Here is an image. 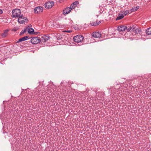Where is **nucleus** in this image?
<instances>
[{
	"label": "nucleus",
	"instance_id": "1",
	"mask_svg": "<svg viewBox=\"0 0 151 151\" xmlns=\"http://www.w3.org/2000/svg\"><path fill=\"white\" fill-rule=\"evenodd\" d=\"M12 17H19L20 16L21 11L19 9H15L12 12Z\"/></svg>",
	"mask_w": 151,
	"mask_h": 151
},
{
	"label": "nucleus",
	"instance_id": "13",
	"mask_svg": "<svg viewBox=\"0 0 151 151\" xmlns=\"http://www.w3.org/2000/svg\"><path fill=\"white\" fill-rule=\"evenodd\" d=\"M134 32L137 34H140L141 32V29L139 27H137L136 29L134 30Z\"/></svg>",
	"mask_w": 151,
	"mask_h": 151
},
{
	"label": "nucleus",
	"instance_id": "19",
	"mask_svg": "<svg viewBox=\"0 0 151 151\" xmlns=\"http://www.w3.org/2000/svg\"><path fill=\"white\" fill-rule=\"evenodd\" d=\"M131 27L133 31H134V30L137 27V26L136 24H134L132 25Z\"/></svg>",
	"mask_w": 151,
	"mask_h": 151
},
{
	"label": "nucleus",
	"instance_id": "2",
	"mask_svg": "<svg viewBox=\"0 0 151 151\" xmlns=\"http://www.w3.org/2000/svg\"><path fill=\"white\" fill-rule=\"evenodd\" d=\"M28 20L27 18L24 17L22 15H21L18 17V22L20 24H22L27 22Z\"/></svg>",
	"mask_w": 151,
	"mask_h": 151
},
{
	"label": "nucleus",
	"instance_id": "11",
	"mask_svg": "<svg viewBox=\"0 0 151 151\" xmlns=\"http://www.w3.org/2000/svg\"><path fill=\"white\" fill-rule=\"evenodd\" d=\"M28 37L27 36H25L24 37H22L19 39L18 41L17 42V43H19L27 40L28 39Z\"/></svg>",
	"mask_w": 151,
	"mask_h": 151
},
{
	"label": "nucleus",
	"instance_id": "18",
	"mask_svg": "<svg viewBox=\"0 0 151 151\" xmlns=\"http://www.w3.org/2000/svg\"><path fill=\"white\" fill-rule=\"evenodd\" d=\"M34 31V30L33 28H31L29 29L28 30V32L29 34H33V32Z\"/></svg>",
	"mask_w": 151,
	"mask_h": 151
},
{
	"label": "nucleus",
	"instance_id": "3",
	"mask_svg": "<svg viewBox=\"0 0 151 151\" xmlns=\"http://www.w3.org/2000/svg\"><path fill=\"white\" fill-rule=\"evenodd\" d=\"M73 39L75 42L79 43L83 41V37L82 35H78L74 37Z\"/></svg>",
	"mask_w": 151,
	"mask_h": 151
},
{
	"label": "nucleus",
	"instance_id": "20",
	"mask_svg": "<svg viewBox=\"0 0 151 151\" xmlns=\"http://www.w3.org/2000/svg\"><path fill=\"white\" fill-rule=\"evenodd\" d=\"M129 12V10H127L126 11H124L123 12L124 15H126L127 14H128Z\"/></svg>",
	"mask_w": 151,
	"mask_h": 151
},
{
	"label": "nucleus",
	"instance_id": "21",
	"mask_svg": "<svg viewBox=\"0 0 151 151\" xmlns=\"http://www.w3.org/2000/svg\"><path fill=\"white\" fill-rule=\"evenodd\" d=\"M26 32V29H24L22 30L20 33V35H22Z\"/></svg>",
	"mask_w": 151,
	"mask_h": 151
},
{
	"label": "nucleus",
	"instance_id": "26",
	"mask_svg": "<svg viewBox=\"0 0 151 151\" xmlns=\"http://www.w3.org/2000/svg\"><path fill=\"white\" fill-rule=\"evenodd\" d=\"M63 32H68V33H70L71 32H72V31L71 30H68L63 31Z\"/></svg>",
	"mask_w": 151,
	"mask_h": 151
},
{
	"label": "nucleus",
	"instance_id": "10",
	"mask_svg": "<svg viewBox=\"0 0 151 151\" xmlns=\"http://www.w3.org/2000/svg\"><path fill=\"white\" fill-rule=\"evenodd\" d=\"M71 11V9L69 7H67L63 10V14H66L69 13Z\"/></svg>",
	"mask_w": 151,
	"mask_h": 151
},
{
	"label": "nucleus",
	"instance_id": "25",
	"mask_svg": "<svg viewBox=\"0 0 151 151\" xmlns=\"http://www.w3.org/2000/svg\"><path fill=\"white\" fill-rule=\"evenodd\" d=\"M18 29V27H14V28L13 29H12V31L15 32V31H16Z\"/></svg>",
	"mask_w": 151,
	"mask_h": 151
},
{
	"label": "nucleus",
	"instance_id": "5",
	"mask_svg": "<svg viewBox=\"0 0 151 151\" xmlns=\"http://www.w3.org/2000/svg\"><path fill=\"white\" fill-rule=\"evenodd\" d=\"M54 4V2L53 1H50L47 2L45 4V7L46 9H50L52 8Z\"/></svg>",
	"mask_w": 151,
	"mask_h": 151
},
{
	"label": "nucleus",
	"instance_id": "27",
	"mask_svg": "<svg viewBox=\"0 0 151 151\" xmlns=\"http://www.w3.org/2000/svg\"><path fill=\"white\" fill-rule=\"evenodd\" d=\"M3 12L2 10L1 9H0V14H1Z\"/></svg>",
	"mask_w": 151,
	"mask_h": 151
},
{
	"label": "nucleus",
	"instance_id": "8",
	"mask_svg": "<svg viewBox=\"0 0 151 151\" xmlns=\"http://www.w3.org/2000/svg\"><path fill=\"white\" fill-rule=\"evenodd\" d=\"M50 39V36L49 35H43L42 37V40L43 42H46Z\"/></svg>",
	"mask_w": 151,
	"mask_h": 151
},
{
	"label": "nucleus",
	"instance_id": "28",
	"mask_svg": "<svg viewBox=\"0 0 151 151\" xmlns=\"http://www.w3.org/2000/svg\"><path fill=\"white\" fill-rule=\"evenodd\" d=\"M63 1V0H59V1L61 3L62 2V1Z\"/></svg>",
	"mask_w": 151,
	"mask_h": 151
},
{
	"label": "nucleus",
	"instance_id": "12",
	"mask_svg": "<svg viewBox=\"0 0 151 151\" xmlns=\"http://www.w3.org/2000/svg\"><path fill=\"white\" fill-rule=\"evenodd\" d=\"M101 23V21L98 20L96 21V22H94L90 23L91 25L92 26H95L99 25Z\"/></svg>",
	"mask_w": 151,
	"mask_h": 151
},
{
	"label": "nucleus",
	"instance_id": "31",
	"mask_svg": "<svg viewBox=\"0 0 151 151\" xmlns=\"http://www.w3.org/2000/svg\"><path fill=\"white\" fill-rule=\"evenodd\" d=\"M57 36L58 37V36H59V35H58V34H57Z\"/></svg>",
	"mask_w": 151,
	"mask_h": 151
},
{
	"label": "nucleus",
	"instance_id": "29",
	"mask_svg": "<svg viewBox=\"0 0 151 151\" xmlns=\"http://www.w3.org/2000/svg\"><path fill=\"white\" fill-rule=\"evenodd\" d=\"M5 133H8V132H6V131H5Z\"/></svg>",
	"mask_w": 151,
	"mask_h": 151
},
{
	"label": "nucleus",
	"instance_id": "15",
	"mask_svg": "<svg viewBox=\"0 0 151 151\" xmlns=\"http://www.w3.org/2000/svg\"><path fill=\"white\" fill-rule=\"evenodd\" d=\"M124 14H119V15L116 19V20H118L122 19L124 17Z\"/></svg>",
	"mask_w": 151,
	"mask_h": 151
},
{
	"label": "nucleus",
	"instance_id": "24",
	"mask_svg": "<svg viewBox=\"0 0 151 151\" xmlns=\"http://www.w3.org/2000/svg\"><path fill=\"white\" fill-rule=\"evenodd\" d=\"M127 31H133L131 26H130L127 29Z\"/></svg>",
	"mask_w": 151,
	"mask_h": 151
},
{
	"label": "nucleus",
	"instance_id": "30",
	"mask_svg": "<svg viewBox=\"0 0 151 151\" xmlns=\"http://www.w3.org/2000/svg\"><path fill=\"white\" fill-rule=\"evenodd\" d=\"M59 38L58 39H61V37H58Z\"/></svg>",
	"mask_w": 151,
	"mask_h": 151
},
{
	"label": "nucleus",
	"instance_id": "16",
	"mask_svg": "<svg viewBox=\"0 0 151 151\" xmlns=\"http://www.w3.org/2000/svg\"><path fill=\"white\" fill-rule=\"evenodd\" d=\"M146 33L148 35H151V27L147 29L146 31Z\"/></svg>",
	"mask_w": 151,
	"mask_h": 151
},
{
	"label": "nucleus",
	"instance_id": "7",
	"mask_svg": "<svg viewBox=\"0 0 151 151\" xmlns=\"http://www.w3.org/2000/svg\"><path fill=\"white\" fill-rule=\"evenodd\" d=\"M92 36L95 38H99L101 35V34L99 32H93L92 34Z\"/></svg>",
	"mask_w": 151,
	"mask_h": 151
},
{
	"label": "nucleus",
	"instance_id": "22",
	"mask_svg": "<svg viewBox=\"0 0 151 151\" xmlns=\"http://www.w3.org/2000/svg\"><path fill=\"white\" fill-rule=\"evenodd\" d=\"M74 5H75L76 6L79 4V2L77 1H76L74 2L73 3Z\"/></svg>",
	"mask_w": 151,
	"mask_h": 151
},
{
	"label": "nucleus",
	"instance_id": "17",
	"mask_svg": "<svg viewBox=\"0 0 151 151\" xmlns=\"http://www.w3.org/2000/svg\"><path fill=\"white\" fill-rule=\"evenodd\" d=\"M139 8V6H137L136 7H134L132 8L131 10V12H134L137 11Z\"/></svg>",
	"mask_w": 151,
	"mask_h": 151
},
{
	"label": "nucleus",
	"instance_id": "23",
	"mask_svg": "<svg viewBox=\"0 0 151 151\" xmlns=\"http://www.w3.org/2000/svg\"><path fill=\"white\" fill-rule=\"evenodd\" d=\"M76 7V6L75 5H74L73 4H72L70 5V7H69V8H70L71 9V10L72 9H73L75 7Z\"/></svg>",
	"mask_w": 151,
	"mask_h": 151
},
{
	"label": "nucleus",
	"instance_id": "9",
	"mask_svg": "<svg viewBox=\"0 0 151 151\" xmlns=\"http://www.w3.org/2000/svg\"><path fill=\"white\" fill-rule=\"evenodd\" d=\"M127 28V27L125 26H120L117 28V29L119 32L124 31Z\"/></svg>",
	"mask_w": 151,
	"mask_h": 151
},
{
	"label": "nucleus",
	"instance_id": "14",
	"mask_svg": "<svg viewBox=\"0 0 151 151\" xmlns=\"http://www.w3.org/2000/svg\"><path fill=\"white\" fill-rule=\"evenodd\" d=\"M9 31V29H7L5 30L4 32L1 35V36L2 37H6L7 35V33Z\"/></svg>",
	"mask_w": 151,
	"mask_h": 151
},
{
	"label": "nucleus",
	"instance_id": "4",
	"mask_svg": "<svg viewBox=\"0 0 151 151\" xmlns=\"http://www.w3.org/2000/svg\"><path fill=\"white\" fill-rule=\"evenodd\" d=\"M41 41L40 38L38 37H33L30 41L31 43L34 44H38Z\"/></svg>",
	"mask_w": 151,
	"mask_h": 151
},
{
	"label": "nucleus",
	"instance_id": "6",
	"mask_svg": "<svg viewBox=\"0 0 151 151\" xmlns=\"http://www.w3.org/2000/svg\"><path fill=\"white\" fill-rule=\"evenodd\" d=\"M43 8L42 6H37L36 7L34 10L35 13V14L37 13H40L43 12Z\"/></svg>",
	"mask_w": 151,
	"mask_h": 151
}]
</instances>
